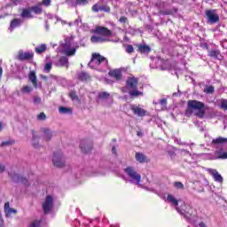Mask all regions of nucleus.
<instances>
[{"label":"nucleus","mask_w":227,"mask_h":227,"mask_svg":"<svg viewBox=\"0 0 227 227\" xmlns=\"http://www.w3.org/2000/svg\"><path fill=\"white\" fill-rule=\"evenodd\" d=\"M207 109H208V106H205V103L196 99H190L187 102V107L184 114L185 116H188V118L194 114L197 118L203 120V118H205Z\"/></svg>","instance_id":"obj_1"},{"label":"nucleus","mask_w":227,"mask_h":227,"mask_svg":"<svg viewBox=\"0 0 227 227\" xmlns=\"http://www.w3.org/2000/svg\"><path fill=\"white\" fill-rule=\"evenodd\" d=\"M93 33L98 35H91V43H104L106 42H109L108 38H111V36H113V31L102 26H97Z\"/></svg>","instance_id":"obj_2"},{"label":"nucleus","mask_w":227,"mask_h":227,"mask_svg":"<svg viewBox=\"0 0 227 227\" xmlns=\"http://www.w3.org/2000/svg\"><path fill=\"white\" fill-rule=\"evenodd\" d=\"M33 13L35 15H42L43 13V9L40 5H34L30 7H26L22 9L20 13L21 19H33Z\"/></svg>","instance_id":"obj_3"},{"label":"nucleus","mask_w":227,"mask_h":227,"mask_svg":"<svg viewBox=\"0 0 227 227\" xmlns=\"http://www.w3.org/2000/svg\"><path fill=\"white\" fill-rule=\"evenodd\" d=\"M139 81L136 77H129L126 82V86L129 88L131 90H129L130 97H141L143 96V92L139 91L137 90V84Z\"/></svg>","instance_id":"obj_4"},{"label":"nucleus","mask_w":227,"mask_h":227,"mask_svg":"<svg viewBox=\"0 0 227 227\" xmlns=\"http://www.w3.org/2000/svg\"><path fill=\"white\" fill-rule=\"evenodd\" d=\"M92 63L95 65V67H100L103 63L105 64V67H109V59L107 58L102 56L100 53L93 52L91 54L90 61L89 65L90 66V68H95L92 65Z\"/></svg>","instance_id":"obj_5"},{"label":"nucleus","mask_w":227,"mask_h":227,"mask_svg":"<svg viewBox=\"0 0 227 227\" xmlns=\"http://www.w3.org/2000/svg\"><path fill=\"white\" fill-rule=\"evenodd\" d=\"M78 48L79 46H74L72 41L66 39L65 43L62 44V54H64L67 58L75 56Z\"/></svg>","instance_id":"obj_6"},{"label":"nucleus","mask_w":227,"mask_h":227,"mask_svg":"<svg viewBox=\"0 0 227 227\" xmlns=\"http://www.w3.org/2000/svg\"><path fill=\"white\" fill-rule=\"evenodd\" d=\"M124 171L129 178H132L137 183V185L141 184V175L136 171V168L133 167H127Z\"/></svg>","instance_id":"obj_7"},{"label":"nucleus","mask_w":227,"mask_h":227,"mask_svg":"<svg viewBox=\"0 0 227 227\" xmlns=\"http://www.w3.org/2000/svg\"><path fill=\"white\" fill-rule=\"evenodd\" d=\"M206 17L209 24H217L219 22V15L215 13V10H206Z\"/></svg>","instance_id":"obj_8"},{"label":"nucleus","mask_w":227,"mask_h":227,"mask_svg":"<svg viewBox=\"0 0 227 227\" xmlns=\"http://www.w3.org/2000/svg\"><path fill=\"white\" fill-rule=\"evenodd\" d=\"M54 203V200L52 199V196L48 195L43 203V210L44 214H51V210H52V205Z\"/></svg>","instance_id":"obj_9"},{"label":"nucleus","mask_w":227,"mask_h":227,"mask_svg":"<svg viewBox=\"0 0 227 227\" xmlns=\"http://www.w3.org/2000/svg\"><path fill=\"white\" fill-rule=\"evenodd\" d=\"M52 163L55 166V168H65V160H63L60 152L54 153Z\"/></svg>","instance_id":"obj_10"},{"label":"nucleus","mask_w":227,"mask_h":227,"mask_svg":"<svg viewBox=\"0 0 227 227\" xmlns=\"http://www.w3.org/2000/svg\"><path fill=\"white\" fill-rule=\"evenodd\" d=\"M80 148L83 153H90L93 150V144L88 139H82L80 143Z\"/></svg>","instance_id":"obj_11"},{"label":"nucleus","mask_w":227,"mask_h":227,"mask_svg":"<svg viewBox=\"0 0 227 227\" xmlns=\"http://www.w3.org/2000/svg\"><path fill=\"white\" fill-rule=\"evenodd\" d=\"M109 77L115 79V81H121L123 79V73L121 68L112 69L108 72Z\"/></svg>","instance_id":"obj_12"},{"label":"nucleus","mask_w":227,"mask_h":227,"mask_svg":"<svg viewBox=\"0 0 227 227\" xmlns=\"http://www.w3.org/2000/svg\"><path fill=\"white\" fill-rule=\"evenodd\" d=\"M35 54L33 52H24V51H19L17 59L20 61H27L29 59H33Z\"/></svg>","instance_id":"obj_13"},{"label":"nucleus","mask_w":227,"mask_h":227,"mask_svg":"<svg viewBox=\"0 0 227 227\" xmlns=\"http://www.w3.org/2000/svg\"><path fill=\"white\" fill-rule=\"evenodd\" d=\"M130 110L132 111L133 114H137V116H139L141 118H143V116H146V110H145L136 105H131Z\"/></svg>","instance_id":"obj_14"},{"label":"nucleus","mask_w":227,"mask_h":227,"mask_svg":"<svg viewBox=\"0 0 227 227\" xmlns=\"http://www.w3.org/2000/svg\"><path fill=\"white\" fill-rule=\"evenodd\" d=\"M208 172L213 176L215 182H218L219 184H223V176L219 174V172L214 168H210Z\"/></svg>","instance_id":"obj_15"},{"label":"nucleus","mask_w":227,"mask_h":227,"mask_svg":"<svg viewBox=\"0 0 227 227\" xmlns=\"http://www.w3.org/2000/svg\"><path fill=\"white\" fill-rule=\"evenodd\" d=\"M135 159L140 164H143L145 162H150L148 157H146V155H145L143 153H136Z\"/></svg>","instance_id":"obj_16"},{"label":"nucleus","mask_w":227,"mask_h":227,"mask_svg":"<svg viewBox=\"0 0 227 227\" xmlns=\"http://www.w3.org/2000/svg\"><path fill=\"white\" fill-rule=\"evenodd\" d=\"M5 217H12V214H17V209L10 207V202L4 204Z\"/></svg>","instance_id":"obj_17"},{"label":"nucleus","mask_w":227,"mask_h":227,"mask_svg":"<svg viewBox=\"0 0 227 227\" xmlns=\"http://www.w3.org/2000/svg\"><path fill=\"white\" fill-rule=\"evenodd\" d=\"M42 132L43 134V141H51V139H52V131L50 129L43 128L42 129Z\"/></svg>","instance_id":"obj_18"},{"label":"nucleus","mask_w":227,"mask_h":227,"mask_svg":"<svg viewBox=\"0 0 227 227\" xmlns=\"http://www.w3.org/2000/svg\"><path fill=\"white\" fill-rule=\"evenodd\" d=\"M28 79L32 82L34 88H38V78L36 77V73H35V71L29 73Z\"/></svg>","instance_id":"obj_19"},{"label":"nucleus","mask_w":227,"mask_h":227,"mask_svg":"<svg viewBox=\"0 0 227 227\" xmlns=\"http://www.w3.org/2000/svg\"><path fill=\"white\" fill-rule=\"evenodd\" d=\"M57 67H67L68 68V58L67 56H62L57 62Z\"/></svg>","instance_id":"obj_20"},{"label":"nucleus","mask_w":227,"mask_h":227,"mask_svg":"<svg viewBox=\"0 0 227 227\" xmlns=\"http://www.w3.org/2000/svg\"><path fill=\"white\" fill-rule=\"evenodd\" d=\"M12 180H14V182H18L20 184H23L24 185H27V179H26V177L19 175V174H15L12 176Z\"/></svg>","instance_id":"obj_21"},{"label":"nucleus","mask_w":227,"mask_h":227,"mask_svg":"<svg viewBox=\"0 0 227 227\" xmlns=\"http://www.w3.org/2000/svg\"><path fill=\"white\" fill-rule=\"evenodd\" d=\"M77 79L78 81H82V82H86V81L91 79V76L86 72H82L77 75Z\"/></svg>","instance_id":"obj_22"},{"label":"nucleus","mask_w":227,"mask_h":227,"mask_svg":"<svg viewBox=\"0 0 227 227\" xmlns=\"http://www.w3.org/2000/svg\"><path fill=\"white\" fill-rule=\"evenodd\" d=\"M227 143V138L223 137H218L212 140V145H225Z\"/></svg>","instance_id":"obj_23"},{"label":"nucleus","mask_w":227,"mask_h":227,"mask_svg":"<svg viewBox=\"0 0 227 227\" xmlns=\"http://www.w3.org/2000/svg\"><path fill=\"white\" fill-rule=\"evenodd\" d=\"M20 24H22L21 19H13L11 21L10 27H12V29H15V27H19V26H20Z\"/></svg>","instance_id":"obj_24"},{"label":"nucleus","mask_w":227,"mask_h":227,"mask_svg":"<svg viewBox=\"0 0 227 227\" xmlns=\"http://www.w3.org/2000/svg\"><path fill=\"white\" fill-rule=\"evenodd\" d=\"M152 51V49L150 48V46L145 45V44H140L138 46V52H141L142 54H145L146 52H150Z\"/></svg>","instance_id":"obj_25"},{"label":"nucleus","mask_w":227,"mask_h":227,"mask_svg":"<svg viewBox=\"0 0 227 227\" xmlns=\"http://www.w3.org/2000/svg\"><path fill=\"white\" fill-rule=\"evenodd\" d=\"M39 143L40 142L38 141V136L35 134V129H32V145L34 148H38Z\"/></svg>","instance_id":"obj_26"},{"label":"nucleus","mask_w":227,"mask_h":227,"mask_svg":"<svg viewBox=\"0 0 227 227\" xmlns=\"http://www.w3.org/2000/svg\"><path fill=\"white\" fill-rule=\"evenodd\" d=\"M167 201H168V203H172L174 207H178V200L171 194H168Z\"/></svg>","instance_id":"obj_27"},{"label":"nucleus","mask_w":227,"mask_h":227,"mask_svg":"<svg viewBox=\"0 0 227 227\" xmlns=\"http://www.w3.org/2000/svg\"><path fill=\"white\" fill-rule=\"evenodd\" d=\"M45 51H47V45H45V44H41L40 46L35 47L36 54H43V52H45Z\"/></svg>","instance_id":"obj_28"},{"label":"nucleus","mask_w":227,"mask_h":227,"mask_svg":"<svg viewBox=\"0 0 227 227\" xmlns=\"http://www.w3.org/2000/svg\"><path fill=\"white\" fill-rule=\"evenodd\" d=\"M59 113L60 114H68L69 113H72V109H70L68 107H65V106H60L59 108Z\"/></svg>","instance_id":"obj_29"},{"label":"nucleus","mask_w":227,"mask_h":227,"mask_svg":"<svg viewBox=\"0 0 227 227\" xmlns=\"http://www.w3.org/2000/svg\"><path fill=\"white\" fill-rule=\"evenodd\" d=\"M219 54H221V51H219L218 50H211L208 52L209 58H215V59H217L219 57Z\"/></svg>","instance_id":"obj_30"},{"label":"nucleus","mask_w":227,"mask_h":227,"mask_svg":"<svg viewBox=\"0 0 227 227\" xmlns=\"http://www.w3.org/2000/svg\"><path fill=\"white\" fill-rule=\"evenodd\" d=\"M160 104L161 106L162 111H166L168 109V98H163L160 100Z\"/></svg>","instance_id":"obj_31"},{"label":"nucleus","mask_w":227,"mask_h":227,"mask_svg":"<svg viewBox=\"0 0 227 227\" xmlns=\"http://www.w3.org/2000/svg\"><path fill=\"white\" fill-rule=\"evenodd\" d=\"M31 91H33V87L29 85H25L21 89L22 93H31Z\"/></svg>","instance_id":"obj_32"},{"label":"nucleus","mask_w":227,"mask_h":227,"mask_svg":"<svg viewBox=\"0 0 227 227\" xmlns=\"http://www.w3.org/2000/svg\"><path fill=\"white\" fill-rule=\"evenodd\" d=\"M214 91H215V88H214V86H212V85L207 86V87L204 89V93H207L208 95L214 93Z\"/></svg>","instance_id":"obj_33"},{"label":"nucleus","mask_w":227,"mask_h":227,"mask_svg":"<svg viewBox=\"0 0 227 227\" xmlns=\"http://www.w3.org/2000/svg\"><path fill=\"white\" fill-rule=\"evenodd\" d=\"M12 145H15V140L9 139L2 142L1 146H12Z\"/></svg>","instance_id":"obj_34"},{"label":"nucleus","mask_w":227,"mask_h":227,"mask_svg":"<svg viewBox=\"0 0 227 227\" xmlns=\"http://www.w3.org/2000/svg\"><path fill=\"white\" fill-rule=\"evenodd\" d=\"M51 70H52V62H47L44 66V72H46V74H49Z\"/></svg>","instance_id":"obj_35"},{"label":"nucleus","mask_w":227,"mask_h":227,"mask_svg":"<svg viewBox=\"0 0 227 227\" xmlns=\"http://www.w3.org/2000/svg\"><path fill=\"white\" fill-rule=\"evenodd\" d=\"M109 97H111V95L109 94V92H100L98 94V98L104 99V98H109Z\"/></svg>","instance_id":"obj_36"},{"label":"nucleus","mask_w":227,"mask_h":227,"mask_svg":"<svg viewBox=\"0 0 227 227\" xmlns=\"http://www.w3.org/2000/svg\"><path fill=\"white\" fill-rule=\"evenodd\" d=\"M220 109H223V111H227V99H222L220 104Z\"/></svg>","instance_id":"obj_37"},{"label":"nucleus","mask_w":227,"mask_h":227,"mask_svg":"<svg viewBox=\"0 0 227 227\" xmlns=\"http://www.w3.org/2000/svg\"><path fill=\"white\" fill-rule=\"evenodd\" d=\"M92 12H94L95 13H98V12H101V6L98 5V4H95L92 7H91Z\"/></svg>","instance_id":"obj_38"},{"label":"nucleus","mask_w":227,"mask_h":227,"mask_svg":"<svg viewBox=\"0 0 227 227\" xmlns=\"http://www.w3.org/2000/svg\"><path fill=\"white\" fill-rule=\"evenodd\" d=\"M69 97L73 99V100H79V97L77 96V93H75V90H71L69 92Z\"/></svg>","instance_id":"obj_39"},{"label":"nucleus","mask_w":227,"mask_h":227,"mask_svg":"<svg viewBox=\"0 0 227 227\" xmlns=\"http://www.w3.org/2000/svg\"><path fill=\"white\" fill-rule=\"evenodd\" d=\"M40 224H42V220H35L30 223L29 227H40Z\"/></svg>","instance_id":"obj_40"},{"label":"nucleus","mask_w":227,"mask_h":227,"mask_svg":"<svg viewBox=\"0 0 227 227\" xmlns=\"http://www.w3.org/2000/svg\"><path fill=\"white\" fill-rule=\"evenodd\" d=\"M101 12H105L106 13L111 12V7L109 5H102Z\"/></svg>","instance_id":"obj_41"},{"label":"nucleus","mask_w":227,"mask_h":227,"mask_svg":"<svg viewBox=\"0 0 227 227\" xmlns=\"http://www.w3.org/2000/svg\"><path fill=\"white\" fill-rule=\"evenodd\" d=\"M37 120L43 121V120H47V115L45 114V113L42 112L40 113V114L37 115Z\"/></svg>","instance_id":"obj_42"},{"label":"nucleus","mask_w":227,"mask_h":227,"mask_svg":"<svg viewBox=\"0 0 227 227\" xmlns=\"http://www.w3.org/2000/svg\"><path fill=\"white\" fill-rule=\"evenodd\" d=\"M126 52H128V54H132V52H134V46H132V44H128L126 46Z\"/></svg>","instance_id":"obj_43"},{"label":"nucleus","mask_w":227,"mask_h":227,"mask_svg":"<svg viewBox=\"0 0 227 227\" xmlns=\"http://www.w3.org/2000/svg\"><path fill=\"white\" fill-rule=\"evenodd\" d=\"M51 6V0H43L41 4H37V6Z\"/></svg>","instance_id":"obj_44"},{"label":"nucleus","mask_w":227,"mask_h":227,"mask_svg":"<svg viewBox=\"0 0 227 227\" xmlns=\"http://www.w3.org/2000/svg\"><path fill=\"white\" fill-rule=\"evenodd\" d=\"M174 187H176V189H184V184H182V182H175L174 183Z\"/></svg>","instance_id":"obj_45"},{"label":"nucleus","mask_w":227,"mask_h":227,"mask_svg":"<svg viewBox=\"0 0 227 227\" xmlns=\"http://www.w3.org/2000/svg\"><path fill=\"white\" fill-rule=\"evenodd\" d=\"M119 22H121V24H127V22H129V18H127L125 16H121L119 19Z\"/></svg>","instance_id":"obj_46"},{"label":"nucleus","mask_w":227,"mask_h":227,"mask_svg":"<svg viewBox=\"0 0 227 227\" xmlns=\"http://www.w3.org/2000/svg\"><path fill=\"white\" fill-rule=\"evenodd\" d=\"M161 15H173V11L171 10H165L160 12Z\"/></svg>","instance_id":"obj_47"},{"label":"nucleus","mask_w":227,"mask_h":227,"mask_svg":"<svg viewBox=\"0 0 227 227\" xmlns=\"http://www.w3.org/2000/svg\"><path fill=\"white\" fill-rule=\"evenodd\" d=\"M42 103V98L40 97H34V104H35L36 106H38V104Z\"/></svg>","instance_id":"obj_48"},{"label":"nucleus","mask_w":227,"mask_h":227,"mask_svg":"<svg viewBox=\"0 0 227 227\" xmlns=\"http://www.w3.org/2000/svg\"><path fill=\"white\" fill-rule=\"evenodd\" d=\"M76 4H88V0H76Z\"/></svg>","instance_id":"obj_49"},{"label":"nucleus","mask_w":227,"mask_h":227,"mask_svg":"<svg viewBox=\"0 0 227 227\" xmlns=\"http://www.w3.org/2000/svg\"><path fill=\"white\" fill-rule=\"evenodd\" d=\"M218 159H227V152L222 153Z\"/></svg>","instance_id":"obj_50"},{"label":"nucleus","mask_w":227,"mask_h":227,"mask_svg":"<svg viewBox=\"0 0 227 227\" xmlns=\"http://www.w3.org/2000/svg\"><path fill=\"white\" fill-rule=\"evenodd\" d=\"M199 226H200V227H207V224H206L205 223H203V222H200V223H199Z\"/></svg>","instance_id":"obj_51"},{"label":"nucleus","mask_w":227,"mask_h":227,"mask_svg":"<svg viewBox=\"0 0 227 227\" xmlns=\"http://www.w3.org/2000/svg\"><path fill=\"white\" fill-rule=\"evenodd\" d=\"M137 136H138V137H143V132L137 131Z\"/></svg>","instance_id":"obj_52"},{"label":"nucleus","mask_w":227,"mask_h":227,"mask_svg":"<svg viewBox=\"0 0 227 227\" xmlns=\"http://www.w3.org/2000/svg\"><path fill=\"white\" fill-rule=\"evenodd\" d=\"M112 152H113V153H114V155H116V147H115V146H114V147L112 148Z\"/></svg>","instance_id":"obj_53"},{"label":"nucleus","mask_w":227,"mask_h":227,"mask_svg":"<svg viewBox=\"0 0 227 227\" xmlns=\"http://www.w3.org/2000/svg\"><path fill=\"white\" fill-rule=\"evenodd\" d=\"M184 217H186L187 219H191V215L189 216H187V215H184Z\"/></svg>","instance_id":"obj_54"},{"label":"nucleus","mask_w":227,"mask_h":227,"mask_svg":"<svg viewBox=\"0 0 227 227\" xmlns=\"http://www.w3.org/2000/svg\"><path fill=\"white\" fill-rule=\"evenodd\" d=\"M3 171H4V167H1V172L3 173Z\"/></svg>","instance_id":"obj_55"},{"label":"nucleus","mask_w":227,"mask_h":227,"mask_svg":"<svg viewBox=\"0 0 227 227\" xmlns=\"http://www.w3.org/2000/svg\"><path fill=\"white\" fill-rule=\"evenodd\" d=\"M42 77H43V79H47V77H45V76H43V75H42Z\"/></svg>","instance_id":"obj_56"},{"label":"nucleus","mask_w":227,"mask_h":227,"mask_svg":"<svg viewBox=\"0 0 227 227\" xmlns=\"http://www.w3.org/2000/svg\"><path fill=\"white\" fill-rule=\"evenodd\" d=\"M1 74H3V69H1Z\"/></svg>","instance_id":"obj_57"}]
</instances>
